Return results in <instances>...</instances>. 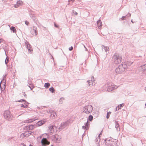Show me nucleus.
<instances>
[{
	"mask_svg": "<svg viewBox=\"0 0 146 146\" xmlns=\"http://www.w3.org/2000/svg\"><path fill=\"white\" fill-rule=\"evenodd\" d=\"M83 112L85 113L89 114L92 111L93 108L90 105L86 106L83 108Z\"/></svg>",
	"mask_w": 146,
	"mask_h": 146,
	"instance_id": "nucleus-1",
	"label": "nucleus"
},
{
	"mask_svg": "<svg viewBox=\"0 0 146 146\" xmlns=\"http://www.w3.org/2000/svg\"><path fill=\"white\" fill-rule=\"evenodd\" d=\"M114 58L115 59V62L116 64L120 63L121 61V57L120 55L118 54H116L115 56H114Z\"/></svg>",
	"mask_w": 146,
	"mask_h": 146,
	"instance_id": "nucleus-2",
	"label": "nucleus"
},
{
	"mask_svg": "<svg viewBox=\"0 0 146 146\" xmlns=\"http://www.w3.org/2000/svg\"><path fill=\"white\" fill-rule=\"evenodd\" d=\"M4 116L8 120H10L11 119V115L10 112L9 111H6L4 112Z\"/></svg>",
	"mask_w": 146,
	"mask_h": 146,
	"instance_id": "nucleus-3",
	"label": "nucleus"
},
{
	"mask_svg": "<svg viewBox=\"0 0 146 146\" xmlns=\"http://www.w3.org/2000/svg\"><path fill=\"white\" fill-rule=\"evenodd\" d=\"M30 32L32 36H36L38 34L37 28L35 27H33L31 29Z\"/></svg>",
	"mask_w": 146,
	"mask_h": 146,
	"instance_id": "nucleus-4",
	"label": "nucleus"
},
{
	"mask_svg": "<svg viewBox=\"0 0 146 146\" xmlns=\"http://www.w3.org/2000/svg\"><path fill=\"white\" fill-rule=\"evenodd\" d=\"M41 143L43 145H46L50 144V142L46 138H43L42 140Z\"/></svg>",
	"mask_w": 146,
	"mask_h": 146,
	"instance_id": "nucleus-5",
	"label": "nucleus"
},
{
	"mask_svg": "<svg viewBox=\"0 0 146 146\" xmlns=\"http://www.w3.org/2000/svg\"><path fill=\"white\" fill-rule=\"evenodd\" d=\"M46 121L45 120H42L36 123V126H41L44 124Z\"/></svg>",
	"mask_w": 146,
	"mask_h": 146,
	"instance_id": "nucleus-6",
	"label": "nucleus"
},
{
	"mask_svg": "<svg viewBox=\"0 0 146 146\" xmlns=\"http://www.w3.org/2000/svg\"><path fill=\"white\" fill-rule=\"evenodd\" d=\"M90 125V122L87 121L85 124V126H83L82 127L83 129L85 130H87L89 129Z\"/></svg>",
	"mask_w": 146,
	"mask_h": 146,
	"instance_id": "nucleus-7",
	"label": "nucleus"
},
{
	"mask_svg": "<svg viewBox=\"0 0 146 146\" xmlns=\"http://www.w3.org/2000/svg\"><path fill=\"white\" fill-rule=\"evenodd\" d=\"M26 46L27 49H28L29 51L30 52H31L33 51V49L31 46L28 43H27L26 44Z\"/></svg>",
	"mask_w": 146,
	"mask_h": 146,
	"instance_id": "nucleus-8",
	"label": "nucleus"
},
{
	"mask_svg": "<svg viewBox=\"0 0 146 146\" xmlns=\"http://www.w3.org/2000/svg\"><path fill=\"white\" fill-rule=\"evenodd\" d=\"M23 4V2L21 1H19L17 2V4L15 5V7L17 8L19 6H20L22 5Z\"/></svg>",
	"mask_w": 146,
	"mask_h": 146,
	"instance_id": "nucleus-9",
	"label": "nucleus"
},
{
	"mask_svg": "<svg viewBox=\"0 0 146 146\" xmlns=\"http://www.w3.org/2000/svg\"><path fill=\"white\" fill-rule=\"evenodd\" d=\"M68 125V123L67 122H63L61 124V128H63L65 127Z\"/></svg>",
	"mask_w": 146,
	"mask_h": 146,
	"instance_id": "nucleus-10",
	"label": "nucleus"
},
{
	"mask_svg": "<svg viewBox=\"0 0 146 146\" xmlns=\"http://www.w3.org/2000/svg\"><path fill=\"white\" fill-rule=\"evenodd\" d=\"M35 128V127L33 125H30L28 126H26V129L27 130H33Z\"/></svg>",
	"mask_w": 146,
	"mask_h": 146,
	"instance_id": "nucleus-11",
	"label": "nucleus"
},
{
	"mask_svg": "<svg viewBox=\"0 0 146 146\" xmlns=\"http://www.w3.org/2000/svg\"><path fill=\"white\" fill-rule=\"evenodd\" d=\"M121 68H124L122 67H119V68H117L116 69V70H115L116 72L117 73V74H120L122 72V70H121Z\"/></svg>",
	"mask_w": 146,
	"mask_h": 146,
	"instance_id": "nucleus-12",
	"label": "nucleus"
},
{
	"mask_svg": "<svg viewBox=\"0 0 146 146\" xmlns=\"http://www.w3.org/2000/svg\"><path fill=\"white\" fill-rule=\"evenodd\" d=\"M56 116V113L55 112H52L50 116V118L52 119H54Z\"/></svg>",
	"mask_w": 146,
	"mask_h": 146,
	"instance_id": "nucleus-13",
	"label": "nucleus"
},
{
	"mask_svg": "<svg viewBox=\"0 0 146 146\" xmlns=\"http://www.w3.org/2000/svg\"><path fill=\"white\" fill-rule=\"evenodd\" d=\"M116 87L114 85H111V86L109 87L107 89V90L109 91H110L114 89Z\"/></svg>",
	"mask_w": 146,
	"mask_h": 146,
	"instance_id": "nucleus-14",
	"label": "nucleus"
},
{
	"mask_svg": "<svg viewBox=\"0 0 146 146\" xmlns=\"http://www.w3.org/2000/svg\"><path fill=\"white\" fill-rule=\"evenodd\" d=\"M124 104H122L119 105L116 108V111L118 110L119 109H121V108L124 106Z\"/></svg>",
	"mask_w": 146,
	"mask_h": 146,
	"instance_id": "nucleus-15",
	"label": "nucleus"
},
{
	"mask_svg": "<svg viewBox=\"0 0 146 146\" xmlns=\"http://www.w3.org/2000/svg\"><path fill=\"white\" fill-rule=\"evenodd\" d=\"M102 24V22H101L100 20H99L97 21V25H98V27L100 29L101 28Z\"/></svg>",
	"mask_w": 146,
	"mask_h": 146,
	"instance_id": "nucleus-16",
	"label": "nucleus"
},
{
	"mask_svg": "<svg viewBox=\"0 0 146 146\" xmlns=\"http://www.w3.org/2000/svg\"><path fill=\"white\" fill-rule=\"evenodd\" d=\"M50 86V84L49 83H46L44 85V86L46 88H48Z\"/></svg>",
	"mask_w": 146,
	"mask_h": 146,
	"instance_id": "nucleus-17",
	"label": "nucleus"
},
{
	"mask_svg": "<svg viewBox=\"0 0 146 146\" xmlns=\"http://www.w3.org/2000/svg\"><path fill=\"white\" fill-rule=\"evenodd\" d=\"M49 90L51 92L53 93V92H54L55 90H54V89L53 87H52V88H49Z\"/></svg>",
	"mask_w": 146,
	"mask_h": 146,
	"instance_id": "nucleus-18",
	"label": "nucleus"
},
{
	"mask_svg": "<svg viewBox=\"0 0 146 146\" xmlns=\"http://www.w3.org/2000/svg\"><path fill=\"white\" fill-rule=\"evenodd\" d=\"M26 136V134L25 133H22L20 135V137L23 138Z\"/></svg>",
	"mask_w": 146,
	"mask_h": 146,
	"instance_id": "nucleus-19",
	"label": "nucleus"
},
{
	"mask_svg": "<svg viewBox=\"0 0 146 146\" xmlns=\"http://www.w3.org/2000/svg\"><path fill=\"white\" fill-rule=\"evenodd\" d=\"M111 112L110 111H109L108 112L106 118L107 119H108L110 116V115L111 114Z\"/></svg>",
	"mask_w": 146,
	"mask_h": 146,
	"instance_id": "nucleus-20",
	"label": "nucleus"
},
{
	"mask_svg": "<svg viewBox=\"0 0 146 146\" xmlns=\"http://www.w3.org/2000/svg\"><path fill=\"white\" fill-rule=\"evenodd\" d=\"M11 29L13 31L14 33H15L16 32V29L15 27H12L11 28Z\"/></svg>",
	"mask_w": 146,
	"mask_h": 146,
	"instance_id": "nucleus-21",
	"label": "nucleus"
},
{
	"mask_svg": "<svg viewBox=\"0 0 146 146\" xmlns=\"http://www.w3.org/2000/svg\"><path fill=\"white\" fill-rule=\"evenodd\" d=\"M93 119V117L92 115H90L89 116L88 119L90 121H92Z\"/></svg>",
	"mask_w": 146,
	"mask_h": 146,
	"instance_id": "nucleus-22",
	"label": "nucleus"
},
{
	"mask_svg": "<svg viewBox=\"0 0 146 146\" xmlns=\"http://www.w3.org/2000/svg\"><path fill=\"white\" fill-rule=\"evenodd\" d=\"M9 58L8 57H7L5 61V63L7 64L9 62Z\"/></svg>",
	"mask_w": 146,
	"mask_h": 146,
	"instance_id": "nucleus-23",
	"label": "nucleus"
},
{
	"mask_svg": "<svg viewBox=\"0 0 146 146\" xmlns=\"http://www.w3.org/2000/svg\"><path fill=\"white\" fill-rule=\"evenodd\" d=\"M3 85V84L2 83H1V85H0V87H1V89H3V90H4L5 88V84H3V88H2V86Z\"/></svg>",
	"mask_w": 146,
	"mask_h": 146,
	"instance_id": "nucleus-24",
	"label": "nucleus"
},
{
	"mask_svg": "<svg viewBox=\"0 0 146 146\" xmlns=\"http://www.w3.org/2000/svg\"><path fill=\"white\" fill-rule=\"evenodd\" d=\"M35 121V120L33 119H29L27 122V123H31Z\"/></svg>",
	"mask_w": 146,
	"mask_h": 146,
	"instance_id": "nucleus-25",
	"label": "nucleus"
},
{
	"mask_svg": "<svg viewBox=\"0 0 146 146\" xmlns=\"http://www.w3.org/2000/svg\"><path fill=\"white\" fill-rule=\"evenodd\" d=\"M21 107H24V108H27V105L25 104L24 105H23V104H21Z\"/></svg>",
	"mask_w": 146,
	"mask_h": 146,
	"instance_id": "nucleus-26",
	"label": "nucleus"
},
{
	"mask_svg": "<svg viewBox=\"0 0 146 146\" xmlns=\"http://www.w3.org/2000/svg\"><path fill=\"white\" fill-rule=\"evenodd\" d=\"M91 81L93 82L95 80L94 78V76H92L91 77Z\"/></svg>",
	"mask_w": 146,
	"mask_h": 146,
	"instance_id": "nucleus-27",
	"label": "nucleus"
},
{
	"mask_svg": "<svg viewBox=\"0 0 146 146\" xmlns=\"http://www.w3.org/2000/svg\"><path fill=\"white\" fill-rule=\"evenodd\" d=\"M73 49V47L72 46H71L69 48V49L70 50H72Z\"/></svg>",
	"mask_w": 146,
	"mask_h": 146,
	"instance_id": "nucleus-28",
	"label": "nucleus"
},
{
	"mask_svg": "<svg viewBox=\"0 0 146 146\" xmlns=\"http://www.w3.org/2000/svg\"><path fill=\"white\" fill-rule=\"evenodd\" d=\"M25 24L27 25H28L29 24V22L27 21H25Z\"/></svg>",
	"mask_w": 146,
	"mask_h": 146,
	"instance_id": "nucleus-29",
	"label": "nucleus"
},
{
	"mask_svg": "<svg viewBox=\"0 0 146 146\" xmlns=\"http://www.w3.org/2000/svg\"><path fill=\"white\" fill-rule=\"evenodd\" d=\"M3 41V40L2 38H0V43Z\"/></svg>",
	"mask_w": 146,
	"mask_h": 146,
	"instance_id": "nucleus-30",
	"label": "nucleus"
},
{
	"mask_svg": "<svg viewBox=\"0 0 146 146\" xmlns=\"http://www.w3.org/2000/svg\"><path fill=\"white\" fill-rule=\"evenodd\" d=\"M23 94L24 95V96L25 97L26 96V94H25V92H23Z\"/></svg>",
	"mask_w": 146,
	"mask_h": 146,
	"instance_id": "nucleus-31",
	"label": "nucleus"
},
{
	"mask_svg": "<svg viewBox=\"0 0 146 146\" xmlns=\"http://www.w3.org/2000/svg\"><path fill=\"white\" fill-rule=\"evenodd\" d=\"M21 145H22V146H26L23 143H21Z\"/></svg>",
	"mask_w": 146,
	"mask_h": 146,
	"instance_id": "nucleus-32",
	"label": "nucleus"
},
{
	"mask_svg": "<svg viewBox=\"0 0 146 146\" xmlns=\"http://www.w3.org/2000/svg\"><path fill=\"white\" fill-rule=\"evenodd\" d=\"M72 1V2H74V0H69V1Z\"/></svg>",
	"mask_w": 146,
	"mask_h": 146,
	"instance_id": "nucleus-33",
	"label": "nucleus"
},
{
	"mask_svg": "<svg viewBox=\"0 0 146 146\" xmlns=\"http://www.w3.org/2000/svg\"><path fill=\"white\" fill-rule=\"evenodd\" d=\"M56 141L57 142H58V141H60V140L59 139L58 140V139H56Z\"/></svg>",
	"mask_w": 146,
	"mask_h": 146,
	"instance_id": "nucleus-34",
	"label": "nucleus"
},
{
	"mask_svg": "<svg viewBox=\"0 0 146 146\" xmlns=\"http://www.w3.org/2000/svg\"><path fill=\"white\" fill-rule=\"evenodd\" d=\"M88 82H89V83H89V85L90 86V85H91V84H90V83H91V82H89V81H88Z\"/></svg>",
	"mask_w": 146,
	"mask_h": 146,
	"instance_id": "nucleus-35",
	"label": "nucleus"
},
{
	"mask_svg": "<svg viewBox=\"0 0 146 146\" xmlns=\"http://www.w3.org/2000/svg\"><path fill=\"white\" fill-rule=\"evenodd\" d=\"M54 25L55 27H57V26L56 25V24H54Z\"/></svg>",
	"mask_w": 146,
	"mask_h": 146,
	"instance_id": "nucleus-36",
	"label": "nucleus"
},
{
	"mask_svg": "<svg viewBox=\"0 0 146 146\" xmlns=\"http://www.w3.org/2000/svg\"><path fill=\"white\" fill-rule=\"evenodd\" d=\"M22 101H23V102H25V100H22Z\"/></svg>",
	"mask_w": 146,
	"mask_h": 146,
	"instance_id": "nucleus-37",
	"label": "nucleus"
},
{
	"mask_svg": "<svg viewBox=\"0 0 146 146\" xmlns=\"http://www.w3.org/2000/svg\"><path fill=\"white\" fill-rule=\"evenodd\" d=\"M29 146H33V145L31 144Z\"/></svg>",
	"mask_w": 146,
	"mask_h": 146,
	"instance_id": "nucleus-38",
	"label": "nucleus"
},
{
	"mask_svg": "<svg viewBox=\"0 0 146 146\" xmlns=\"http://www.w3.org/2000/svg\"><path fill=\"white\" fill-rule=\"evenodd\" d=\"M76 15H77V13H76Z\"/></svg>",
	"mask_w": 146,
	"mask_h": 146,
	"instance_id": "nucleus-39",
	"label": "nucleus"
},
{
	"mask_svg": "<svg viewBox=\"0 0 146 146\" xmlns=\"http://www.w3.org/2000/svg\"><path fill=\"white\" fill-rule=\"evenodd\" d=\"M145 106H146V104H145Z\"/></svg>",
	"mask_w": 146,
	"mask_h": 146,
	"instance_id": "nucleus-40",
	"label": "nucleus"
},
{
	"mask_svg": "<svg viewBox=\"0 0 146 146\" xmlns=\"http://www.w3.org/2000/svg\"><path fill=\"white\" fill-rule=\"evenodd\" d=\"M53 146L52 145V146Z\"/></svg>",
	"mask_w": 146,
	"mask_h": 146,
	"instance_id": "nucleus-41",
	"label": "nucleus"
}]
</instances>
